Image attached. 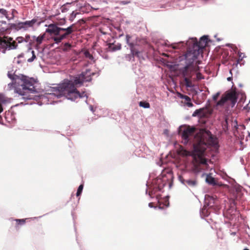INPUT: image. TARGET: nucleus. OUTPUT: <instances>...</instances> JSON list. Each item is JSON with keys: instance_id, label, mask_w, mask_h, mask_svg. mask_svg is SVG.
I'll list each match as a JSON object with an SVG mask.
<instances>
[{"instance_id": "f03ea898", "label": "nucleus", "mask_w": 250, "mask_h": 250, "mask_svg": "<svg viewBox=\"0 0 250 250\" xmlns=\"http://www.w3.org/2000/svg\"><path fill=\"white\" fill-rule=\"evenodd\" d=\"M94 73H90V70L87 69L85 72H83L80 75L75 77L72 80H64L62 83L59 84L57 88H54L53 93L47 94L48 99L59 98L64 96L65 98L72 101L78 98L84 97L87 98L85 92L81 94L76 89L77 87L82 85L84 82H89L91 80V75Z\"/></svg>"}, {"instance_id": "b1692460", "label": "nucleus", "mask_w": 250, "mask_h": 250, "mask_svg": "<svg viewBox=\"0 0 250 250\" xmlns=\"http://www.w3.org/2000/svg\"><path fill=\"white\" fill-rule=\"evenodd\" d=\"M168 206V203L167 200H165V203H163L162 201H158V207L159 208L163 209L164 207H167Z\"/></svg>"}, {"instance_id": "603ef678", "label": "nucleus", "mask_w": 250, "mask_h": 250, "mask_svg": "<svg viewBox=\"0 0 250 250\" xmlns=\"http://www.w3.org/2000/svg\"><path fill=\"white\" fill-rule=\"evenodd\" d=\"M235 127L236 129L238 128V127H236V126H235Z\"/></svg>"}, {"instance_id": "39448f33", "label": "nucleus", "mask_w": 250, "mask_h": 250, "mask_svg": "<svg viewBox=\"0 0 250 250\" xmlns=\"http://www.w3.org/2000/svg\"><path fill=\"white\" fill-rule=\"evenodd\" d=\"M207 37V36H203L201 37L198 42L196 38H191L186 43H184L183 42L174 43L171 44H168L166 43V45L168 46H171L174 49L186 48L188 50L185 55V57H186L189 54H191L192 55H195L196 59H197L201 50L206 46L208 40Z\"/></svg>"}, {"instance_id": "a211bd4d", "label": "nucleus", "mask_w": 250, "mask_h": 250, "mask_svg": "<svg viewBox=\"0 0 250 250\" xmlns=\"http://www.w3.org/2000/svg\"><path fill=\"white\" fill-rule=\"evenodd\" d=\"M188 0H177L176 1L177 5L179 7V8L182 9L184 8L185 6L188 4L187 3L188 2Z\"/></svg>"}, {"instance_id": "f704fd0d", "label": "nucleus", "mask_w": 250, "mask_h": 250, "mask_svg": "<svg viewBox=\"0 0 250 250\" xmlns=\"http://www.w3.org/2000/svg\"><path fill=\"white\" fill-rule=\"evenodd\" d=\"M66 22L65 19L63 18L62 20H61L60 21H59L58 23V24L59 25H64Z\"/></svg>"}, {"instance_id": "0eeeda50", "label": "nucleus", "mask_w": 250, "mask_h": 250, "mask_svg": "<svg viewBox=\"0 0 250 250\" xmlns=\"http://www.w3.org/2000/svg\"><path fill=\"white\" fill-rule=\"evenodd\" d=\"M17 45L11 38L4 37L0 38V51L5 53L6 50L15 49Z\"/></svg>"}, {"instance_id": "dca6fc26", "label": "nucleus", "mask_w": 250, "mask_h": 250, "mask_svg": "<svg viewBox=\"0 0 250 250\" xmlns=\"http://www.w3.org/2000/svg\"><path fill=\"white\" fill-rule=\"evenodd\" d=\"M44 38V35H41L38 37H36V36L33 37V41L36 42V44L37 45H39L42 43Z\"/></svg>"}, {"instance_id": "37998d69", "label": "nucleus", "mask_w": 250, "mask_h": 250, "mask_svg": "<svg viewBox=\"0 0 250 250\" xmlns=\"http://www.w3.org/2000/svg\"><path fill=\"white\" fill-rule=\"evenodd\" d=\"M149 195L152 197V191H151V192H149Z\"/></svg>"}, {"instance_id": "1a4fd4ad", "label": "nucleus", "mask_w": 250, "mask_h": 250, "mask_svg": "<svg viewBox=\"0 0 250 250\" xmlns=\"http://www.w3.org/2000/svg\"><path fill=\"white\" fill-rule=\"evenodd\" d=\"M217 205V199L216 196L215 197L209 195L205 196V205L203 208L202 212L205 214V215L208 216V210H206V206L208 208V209L213 208L215 206Z\"/></svg>"}, {"instance_id": "c756f323", "label": "nucleus", "mask_w": 250, "mask_h": 250, "mask_svg": "<svg viewBox=\"0 0 250 250\" xmlns=\"http://www.w3.org/2000/svg\"><path fill=\"white\" fill-rule=\"evenodd\" d=\"M83 185L82 184L79 186V187L77 189V193H76L77 196H79L81 194L83 189Z\"/></svg>"}, {"instance_id": "49530a36", "label": "nucleus", "mask_w": 250, "mask_h": 250, "mask_svg": "<svg viewBox=\"0 0 250 250\" xmlns=\"http://www.w3.org/2000/svg\"><path fill=\"white\" fill-rule=\"evenodd\" d=\"M231 234L234 235L236 234V233L235 232H232V233H231Z\"/></svg>"}, {"instance_id": "ea45409f", "label": "nucleus", "mask_w": 250, "mask_h": 250, "mask_svg": "<svg viewBox=\"0 0 250 250\" xmlns=\"http://www.w3.org/2000/svg\"><path fill=\"white\" fill-rule=\"evenodd\" d=\"M231 80H232V77H228V78H227V80H228V81H230Z\"/></svg>"}, {"instance_id": "f257e3e1", "label": "nucleus", "mask_w": 250, "mask_h": 250, "mask_svg": "<svg viewBox=\"0 0 250 250\" xmlns=\"http://www.w3.org/2000/svg\"><path fill=\"white\" fill-rule=\"evenodd\" d=\"M196 128L190 126H180L178 133L182 138V143L186 145L189 141L193 139V155L196 162L198 163L197 168L206 170L208 169L207 159L204 158L205 150L207 147L210 146L214 148L218 147L217 137L211 134L210 131L200 129L195 133Z\"/></svg>"}, {"instance_id": "ddd939ff", "label": "nucleus", "mask_w": 250, "mask_h": 250, "mask_svg": "<svg viewBox=\"0 0 250 250\" xmlns=\"http://www.w3.org/2000/svg\"><path fill=\"white\" fill-rule=\"evenodd\" d=\"M106 45L107 47L106 49L108 51H115L120 50L121 48V45L119 43H108Z\"/></svg>"}, {"instance_id": "473e14b6", "label": "nucleus", "mask_w": 250, "mask_h": 250, "mask_svg": "<svg viewBox=\"0 0 250 250\" xmlns=\"http://www.w3.org/2000/svg\"><path fill=\"white\" fill-rule=\"evenodd\" d=\"M238 55H239V60L237 61V63L239 62V61H241L244 57L245 55L241 52H238Z\"/></svg>"}, {"instance_id": "72a5a7b5", "label": "nucleus", "mask_w": 250, "mask_h": 250, "mask_svg": "<svg viewBox=\"0 0 250 250\" xmlns=\"http://www.w3.org/2000/svg\"><path fill=\"white\" fill-rule=\"evenodd\" d=\"M220 92H218L217 93H216L215 94L213 95V96H212L213 100L214 101H216L217 100L218 97L220 96Z\"/></svg>"}, {"instance_id": "8fccbe9b", "label": "nucleus", "mask_w": 250, "mask_h": 250, "mask_svg": "<svg viewBox=\"0 0 250 250\" xmlns=\"http://www.w3.org/2000/svg\"><path fill=\"white\" fill-rule=\"evenodd\" d=\"M8 114H7L6 115V117H5V118H6V119H7V116L8 115Z\"/></svg>"}, {"instance_id": "4468645a", "label": "nucleus", "mask_w": 250, "mask_h": 250, "mask_svg": "<svg viewBox=\"0 0 250 250\" xmlns=\"http://www.w3.org/2000/svg\"><path fill=\"white\" fill-rule=\"evenodd\" d=\"M130 38L131 37H130V36L129 35H126V42H127V43H128V44L129 45V46L130 47L131 53L132 55L133 56H136V55H138V54L139 53V52L135 50V49H134L133 44L132 43H129V40H130Z\"/></svg>"}, {"instance_id": "e433bc0d", "label": "nucleus", "mask_w": 250, "mask_h": 250, "mask_svg": "<svg viewBox=\"0 0 250 250\" xmlns=\"http://www.w3.org/2000/svg\"><path fill=\"white\" fill-rule=\"evenodd\" d=\"M129 3V1H126V0L121 1L120 2V4H123V5L127 4H128Z\"/></svg>"}, {"instance_id": "412c9836", "label": "nucleus", "mask_w": 250, "mask_h": 250, "mask_svg": "<svg viewBox=\"0 0 250 250\" xmlns=\"http://www.w3.org/2000/svg\"><path fill=\"white\" fill-rule=\"evenodd\" d=\"M179 154L182 156H188L189 154V152L184 148V147L180 146L178 150Z\"/></svg>"}, {"instance_id": "2eb2a0df", "label": "nucleus", "mask_w": 250, "mask_h": 250, "mask_svg": "<svg viewBox=\"0 0 250 250\" xmlns=\"http://www.w3.org/2000/svg\"><path fill=\"white\" fill-rule=\"evenodd\" d=\"M227 100H229L234 102L236 100V94L234 92H231L224 95Z\"/></svg>"}, {"instance_id": "4c0bfd02", "label": "nucleus", "mask_w": 250, "mask_h": 250, "mask_svg": "<svg viewBox=\"0 0 250 250\" xmlns=\"http://www.w3.org/2000/svg\"><path fill=\"white\" fill-rule=\"evenodd\" d=\"M229 118L226 119V120H225L227 125H229Z\"/></svg>"}, {"instance_id": "7c9ffc66", "label": "nucleus", "mask_w": 250, "mask_h": 250, "mask_svg": "<svg viewBox=\"0 0 250 250\" xmlns=\"http://www.w3.org/2000/svg\"><path fill=\"white\" fill-rule=\"evenodd\" d=\"M69 3H67L66 4L63 5L61 8V11L62 13L67 12L68 10V8H67V7L69 5Z\"/></svg>"}, {"instance_id": "bb28decb", "label": "nucleus", "mask_w": 250, "mask_h": 250, "mask_svg": "<svg viewBox=\"0 0 250 250\" xmlns=\"http://www.w3.org/2000/svg\"><path fill=\"white\" fill-rule=\"evenodd\" d=\"M83 54L84 57L87 59H89L90 61L93 60V57L92 56V55L90 54L88 51H84Z\"/></svg>"}, {"instance_id": "6e6552de", "label": "nucleus", "mask_w": 250, "mask_h": 250, "mask_svg": "<svg viewBox=\"0 0 250 250\" xmlns=\"http://www.w3.org/2000/svg\"><path fill=\"white\" fill-rule=\"evenodd\" d=\"M40 22H38L36 19H33L31 21H26L23 22H20L16 24V28L18 29H23L28 30L29 29H34L35 25L39 26Z\"/></svg>"}, {"instance_id": "4be33fe9", "label": "nucleus", "mask_w": 250, "mask_h": 250, "mask_svg": "<svg viewBox=\"0 0 250 250\" xmlns=\"http://www.w3.org/2000/svg\"><path fill=\"white\" fill-rule=\"evenodd\" d=\"M29 54H31L32 55V57L27 59V62H32L35 59L36 55L34 51L33 50H31L30 49L28 50V51L26 53V55H28Z\"/></svg>"}, {"instance_id": "9b49d317", "label": "nucleus", "mask_w": 250, "mask_h": 250, "mask_svg": "<svg viewBox=\"0 0 250 250\" xmlns=\"http://www.w3.org/2000/svg\"><path fill=\"white\" fill-rule=\"evenodd\" d=\"M14 15L13 13L11 14V16H9L6 10L4 9H0V22L1 23H5L3 21V19H6L8 20H10L14 18Z\"/></svg>"}, {"instance_id": "f8f14e48", "label": "nucleus", "mask_w": 250, "mask_h": 250, "mask_svg": "<svg viewBox=\"0 0 250 250\" xmlns=\"http://www.w3.org/2000/svg\"><path fill=\"white\" fill-rule=\"evenodd\" d=\"M206 181L208 184L210 185H217L220 187L222 186V184L218 183V182L215 180V179L211 176L210 174H207L206 176Z\"/></svg>"}, {"instance_id": "393cba45", "label": "nucleus", "mask_w": 250, "mask_h": 250, "mask_svg": "<svg viewBox=\"0 0 250 250\" xmlns=\"http://www.w3.org/2000/svg\"><path fill=\"white\" fill-rule=\"evenodd\" d=\"M177 95L179 98L185 100L186 102L191 101L190 98L187 95H183L180 93H178Z\"/></svg>"}, {"instance_id": "423d86ee", "label": "nucleus", "mask_w": 250, "mask_h": 250, "mask_svg": "<svg viewBox=\"0 0 250 250\" xmlns=\"http://www.w3.org/2000/svg\"><path fill=\"white\" fill-rule=\"evenodd\" d=\"M45 26L47 27L45 32L52 35V40L56 43H59L73 32L74 24L67 28L59 27L56 24H50Z\"/></svg>"}, {"instance_id": "a19ab883", "label": "nucleus", "mask_w": 250, "mask_h": 250, "mask_svg": "<svg viewBox=\"0 0 250 250\" xmlns=\"http://www.w3.org/2000/svg\"><path fill=\"white\" fill-rule=\"evenodd\" d=\"M237 123L236 122V120H234L233 123H232V125H237Z\"/></svg>"}, {"instance_id": "79ce46f5", "label": "nucleus", "mask_w": 250, "mask_h": 250, "mask_svg": "<svg viewBox=\"0 0 250 250\" xmlns=\"http://www.w3.org/2000/svg\"><path fill=\"white\" fill-rule=\"evenodd\" d=\"M23 55L22 54H20L18 56V58H21V57H23Z\"/></svg>"}, {"instance_id": "5701e85b", "label": "nucleus", "mask_w": 250, "mask_h": 250, "mask_svg": "<svg viewBox=\"0 0 250 250\" xmlns=\"http://www.w3.org/2000/svg\"><path fill=\"white\" fill-rule=\"evenodd\" d=\"M29 38L30 36L29 35L26 36L25 39H24L22 37H19L16 39V41L18 43H21L23 42H28Z\"/></svg>"}, {"instance_id": "9d476101", "label": "nucleus", "mask_w": 250, "mask_h": 250, "mask_svg": "<svg viewBox=\"0 0 250 250\" xmlns=\"http://www.w3.org/2000/svg\"><path fill=\"white\" fill-rule=\"evenodd\" d=\"M213 109L209 107H205L196 110L192 114V116L199 118L207 117L211 115Z\"/></svg>"}, {"instance_id": "3c124183", "label": "nucleus", "mask_w": 250, "mask_h": 250, "mask_svg": "<svg viewBox=\"0 0 250 250\" xmlns=\"http://www.w3.org/2000/svg\"><path fill=\"white\" fill-rule=\"evenodd\" d=\"M243 126L244 127V128H244V129H245V125H243Z\"/></svg>"}, {"instance_id": "6ab92c4d", "label": "nucleus", "mask_w": 250, "mask_h": 250, "mask_svg": "<svg viewBox=\"0 0 250 250\" xmlns=\"http://www.w3.org/2000/svg\"><path fill=\"white\" fill-rule=\"evenodd\" d=\"M26 220H27V219H15V221L16 222L15 227L16 228V229H19V228L20 226L23 225L25 223Z\"/></svg>"}, {"instance_id": "a878e982", "label": "nucleus", "mask_w": 250, "mask_h": 250, "mask_svg": "<svg viewBox=\"0 0 250 250\" xmlns=\"http://www.w3.org/2000/svg\"><path fill=\"white\" fill-rule=\"evenodd\" d=\"M79 12H76V11H73L69 17V21H73L75 18L76 17L77 15L79 14Z\"/></svg>"}, {"instance_id": "de8ad7c7", "label": "nucleus", "mask_w": 250, "mask_h": 250, "mask_svg": "<svg viewBox=\"0 0 250 250\" xmlns=\"http://www.w3.org/2000/svg\"><path fill=\"white\" fill-rule=\"evenodd\" d=\"M243 250H249L247 248H246V249H244Z\"/></svg>"}, {"instance_id": "09e8293b", "label": "nucleus", "mask_w": 250, "mask_h": 250, "mask_svg": "<svg viewBox=\"0 0 250 250\" xmlns=\"http://www.w3.org/2000/svg\"><path fill=\"white\" fill-rule=\"evenodd\" d=\"M229 73L231 74V70H230Z\"/></svg>"}, {"instance_id": "c03bdc74", "label": "nucleus", "mask_w": 250, "mask_h": 250, "mask_svg": "<svg viewBox=\"0 0 250 250\" xmlns=\"http://www.w3.org/2000/svg\"><path fill=\"white\" fill-rule=\"evenodd\" d=\"M90 110L93 112V107L92 106H90Z\"/></svg>"}, {"instance_id": "c9c22d12", "label": "nucleus", "mask_w": 250, "mask_h": 250, "mask_svg": "<svg viewBox=\"0 0 250 250\" xmlns=\"http://www.w3.org/2000/svg\"><path fill=\"white\" fill-rule=\"evenodd\" d=\"M185 104L189 107H192L193 106V104L191 102V101H188L185 103Z\"/></svg>"}, {"instance_id": "aec40b11", "label": "nucleus", "mask_w": 250, "mask_h": 250, "mask_svg": "<svg viewBox=\"0 0 250 250\" xmlns=\"http://www.w3.org/2000/svg\"><path fill=\"white\" fill-rule=\"evenodd\" d=\"M182 183L185 185H188L191 187H193L196 185V182L193 180H183Z\"/></svg>"}, {"instance_id": "f3484780", "label": "nucleus", "mask_w": 250, "mask_h": 250, "mask_svg": "<svg viewBox=\"0 0 250 250\" xmlns=\"http://www.w3.org/2000/svg\"><path fill=\"white\" fill-rule=\"evenodd\" d=\"M156 184H158V186L157 187H156V188L158 190H161L163 188V187L165 186V185L166 184V182L164 183V182L162 180V179L161 178H159L156 179Z\"/></svg>"}, {"instance_id": "cd10ccee", "label": "nucleus", "mask_w": 250, "mask_h": 250, "mask_svg": "<svg viewBox=\"0 0 250 250\" xmlns=\"http://www.w3.org/2000/svg\"><path fill=\"white\" fill-rule=\"evenodd\" d=\"M227 100H226V98L225 97L224 95L222 96L221 100L220 101H219L217 104H216V105L217 106H222L223 105L224 103L227 101Z\"/></svg>"}, {"instance_id": "58836bf2", "label": "nucleus", "mask_w": 250, "mask_h": 250, "mask_svg": "<svg viewBox=\"0 0 250 250\" xmlns=\"http://www.w3.org/2000/svg\"><path fill=\"white\" fill-rule=\"evenodd\" d=\"M149 207H150V208H153V207H154L153 203H149Z\"/></svg>"}, {"instance_id": "c85d7f7f", "label": "nucleus", "mask_w": 250, "mask_h": 250, "mask_svg": "<svg viewBox=\"0 0 250 250\" xmlns=\"http://www.w3.org/2000/svg\"><path fill=\"white\" fill-rule=\"evenodd\" d=\"M139 105L141 107H143L145 108H148L150 107L149 104L146 102H140L139 103Z\"/></svg>"}, {"instance_id": "20e7f679", "label": "nucleus", "mask_w": 250, "mask_h": 250, "mask_svg": "<svg viewBox=\"0 0 250 250\" xmlns=\"http://www.w3.org/2000/svg\"><path fill=\"white\" fill-rule=\"evenodd\" d=\"M185 59L186 65L181 69V71L184 78L186 87L191 88L194 86V83L204 79V77L199 72V63L196 59L195 55L189 54L185 57Z\"/></svg>"}, {"instance_id": "7ed1b4c3", "label": "nucleus", "mask_w": 250, "mask_h": 250, "mask_svg": "<svg viewBox=\"0 0 250 250\" xmlns=\"http://www.w3.org/2000/svg\"><path fill=\"white\" fill-rule=\"evenodd\" d=\"M8 76L12 80V83L7 85L8 90L14 89L15 93L18 94L23 99H34L33 94L37 92L35 85L37 82L34 79L23 75L21 77L16 75L13 77L9 73Z\"/></svg>"}, {"instance_id": "2f4dec72", "label": "nucleus", "mask_w": 250, "mask_h": 250, "mask_svg": "<svg viewBox=\"0 0 250 250\" xmlns=\"http://www.w3.org/2000/svg\"><path fill=\"white\" fill-rule=\"evenodd\" d=\"M71 45H70V44L68 43H65L64 45L63 49L64 50H68L71 48Z\"/></svg>"}, {"instance_id": "a18cd8bd", "label": "nucleus", "mask_w": 250, "mask_h": 250, "mask_svg": "<svg viewBox=\"0 0 250 250\" xmlns=\"http://www.w3.org/2000/svg\"><path fill=\"white\" fill-rule=\"evenodd\" d=\"M247 107H248V108H250V103H249V104H248V105H247Z\"/></svg>"}]
</instances>
